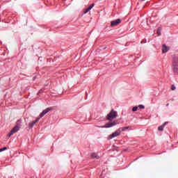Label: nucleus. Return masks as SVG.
I'll list each match as a JSON object with an SVG mask.
<instances>
[{
	"mask_svg": "<svg viewBox=\"0 0 178 178\" xmlns=\"http://www.w3.org/2000/svg\"><path fill=\"white\" fill-rule=\"evenodd\" d=\"M120 129H118L117 131H115V132H113L110 136L109 138L112 139V138H115V137H118V136H120Z\"/></svg>",
	"mask_w": 178,
	"mask_h": 178,
	"instance_id": "423d86ee",
	"label": "nucleus"
},
{
	"mask_svg": "<svg viewBox=\"0 0 178 178\" xmlns=\"http://www.w3.org/2000/svg\"><path fill=\"white\" fill-rule=\"evenodd\" d=\"M169 51V47L166 44H163L162 46V52L163 54H166Z\"/></svg>",
	"mask_w": 178,
	"mask_h": 178,
	"instance_id": "1a4fd4ad",
	"label": "nucleus"
},
{
	"mask_svg": "<svg viewBox=\"0 0 178 178\" xmlns=\"http://www.w3.org/2000/svg\"><path fill=\"white\" fill-rule=\"evenodd\" d=\"M137 111H138V106H134L132 108V112H137Z\"/></svg>",
	"mask_w": 178,
	"mask_h": 178,
	"instance_id": "dca6fc26",
	"label": "nucleus"
},
{
	"mask_svg": "<svg viewBox=\"0 0 178 178\" xmlns=\"http://www.w3.org/2000/svg\"><path fill=\"white\" fill-rule=\"evenodd\" d=\"M161 28H159L158 30H157V34L158 35H159L161 34Z\"/></svg>",
	"mask_w": 178,
	"mask_h": 178,
	"instance_id": "6ab92c4d",
	"label": "nucleus"
},
{
	"mask_svg": "<svg viewBox=\"0 0 178 178\" xmlns=\"http://www.w3.org/2000/svg\"><path fill=\"white\" fill-rule=\"evenodd\" d=\"M171 90L172 91H175V90H176V86H175V85H172Z\"/></svg>",
	"mask_w": 178,
	"mask_h": 178,
	"instance_id": "f3484780",
	"label": "nucleus"
},
{
	"mask_svg": "<svg viewBox=\"0 0 178 178\" xmlns=\"http://www.w3.org/2000/svg\"><path fill=\"white\" fill-rule=\"evenodd\" d=\"M172 70L175 74H178V65H172Z\"/></svg>",
	"mask_w": 178,
	"mask_h": 178,
	"instance_id": "9b49d317",
	"label": "nucleus"
},
{
	"mask_svg": "<svg viewBox=\"0 0 178 178\" xmlns=\"http://www.w3.org/2000/svg\"><path fill=\"white\" fill-rule=\"evenodd\" d=\"M129 127H121V128H119V130H120V132L122 133V131H126V130H128Z\"/></svg>",
	"mask_w": 178,
	"mask_h": 178,
	"instance_id": "ddd939ff",
	"label": "nucleus"
},
{
	"mask_svg": "<svg viewBox=\"0 0 178 178\" xmlns=\"http://www.w3.org/2000/svg\"><path fill=\"white\" fill-rule=\"evenodd\" d=\"M49 111H52V108L49 107L46 108L44 111H43L40 114V118H43V116H45Z\"/></svg>",
	"mask_w": 178,
	"mask_h": 178,
	"instance_id": "0eeeda50",
	"label": "nucleus"
},
{
	"mask_svg": "<svg viewBox=\"0 0 178 178\" xmlns=\"http://www.w3.org/2000/svg\"><path fill=\"white\" fill-rule=\"evenodd\" d=\"M166 124H168V122H165L163 125L159 127H158V131H163V129H164L165 126H166Z\"/></svg>",
	"mask_w": 178,
	"mask_h": 178,
	"instance_id": "f8f14e48",
	"label": "nucleus"
},
{
	"mask_svg": "<svg viewBox=\"0 0 178 178\" xmlns=\"http://www.w3.org/2000/svg\"><path fill=\"white\" fill-rule=\"evenodd\" d=\"M167 106H169V104H167Z\"/></svg>",
	"mask_w": 178,
	"mask_h": 178,
	"instance_id": "412c9836",
	"label": "nucleus"
},
{
	"mask_svg": "<svg viewBox=\"0 0 178 178\" xmlns=\"http://www.w3.org/2000/svg\"><path fill=\"white\" fill-rule=\"evenodd\" d=\"M172 66H178V54L172 56Z\"/></svg>",
	"mask_w": 178,
	"mask_h": 178,
	"instance_id": "39448f33",
	"label": "nucleus"
},
{
	"mask_svg": "<svg viewBox=\"0 0 178 178\" xmlns=\"http://www.w3.org/2000/svg\"><path fill=\"white\" fill-rule=\"evenodd\" d=\"M20 130V127L15 126L14 128H13L10 131V132L7 135V137H10L15 134V133H17Z\"/></svg>",
	"mask_w": 178,
	"mask_h": 178,
	"instance_id": "7ed1b4c3",
	"label": "nucleus"
},
{
	"mask_svg": "<svg viewBox=\"0 0 178 178\" xmlns=\"http://www.w3.org/2000/svg\"><path fill=\"white\" fill-rule=\"evenodd\" d=\"M39 121L40 118H37L35 121H33L31 123H29V127H34V124H35V123H38Z\"/></svg>",
	"mask_w": 178,
	"mask_h": 178,
	"instance_id": "9d476101",
	"label": "nucleus"
},
{
	"mask_svg": "<svg viewBox=\"0 0 178 178\" xmlns=\"http://www.w3.org/2000/svg\"><path fill=\"white\" fill-rule=\"evenodd\" d=\"M94 6H95V3H92L89 6V7L88 8H86L84 11L83 13L86 15V13H88V12H90V10H91V9L92 8H94Z\"/></svg>",
	"mask_w": 178,
	"mask_h": 178,
	"instance_id": "6e6552de",
	"label": "nucleus"
},
{
	"mask_svg": "<svg viewBox=\"0 0 178 178\" xmlns=\"http://www.w3.org/2000/svg\"><path fill=\"white\" fill-rule=\"evenodd\" d=\"M117 116L118 112H116L115 110H111V112L107 115L106 120H109V122H112L113 119H116Z\"/></svg>",
	"mask_w": 178,
	"mask_h": 178,
	"instance_id": "f257e3e1",
	"label": "nucleus"
},
{
	"mask_svg": "<svg viewBox=\"0 0 178 178\" xmlns=\"http://www.w3.org/2000/svg\"><path fill=\"white\" fill-rule=\"evenodd\" d=\"M6 149H8V148L7 147H3V148H1V149H0V152H2V151H6Z\"/></svg>",
	"mask_w": 178,
	"mask_h": 178,
	"instance_id": "a211bd4d",
	"label": "nucleus"
},
{
	"mask_svg": "<svg viewBox=\"0 0 178 178\" xmlns=\"http://www.w3.org/2000/svg\"><path fill=\"white\" fill-rule=\"evenodd\" d=\"M116 124H119V122L116 120H114L113 122H108L105 125L100 127L104 129H109V127H113V126H116Z\"/></svg>",
	"mask_w": 178,
	"mask_h": 178,
	"instance_id": "f03ea898",
	"label": "nucleus"
},
{
	"mask_svg": "<svg viewBox=\"0 0 178 178\" xmlns=\"http://www.w3.org/2000/svg\"><path fill=\"white\" fill-rule=\"evenodd\" d=\"M122 23V19H117L111 22V27H116V26H119Z\"/></svg>",
	"mask_w": 178,
	"mask_h": 178,
	"instance_id": "20e7f679",
	"label": "nucleus"
},
{
	"mask_svg": "<svg viewBox=\"0 0 178 178\" xmlns=\"http://www.w3.org/2000/svg\"><path fill=\"white\" fill-rule=\"evenodd\" d=\"M92 158H95L96 159H99V156L96 153H92Z\"/></svg>",
	"mask_w": 178,
	"mask_h": 178,
	"instance_id": "4468645a",
	"label": "nucleus"
},
{
	"mask_svg": "<svg viewBox=\"0 0 178 178\" xmlns=\"http://www.w3.org/2000/svg\"><path fill=\"white\" fill-rule=\"evenodd\" d=\"M16 126H18V127H20V124H22V120H18L16 122Z\"/></svg>",
	"mask_w": 178,
	"mask_h": 178,
	"instance_id": "2eb2a0df",
	"label": "nucleus"
},
{
	"mask_svg": "<svg viewBox=\"0 0 178 178\" xmlns=\"http://www.w3.org/2000/svg\"><path fill=\"white\" fill-rule=\"evenodd\" d=\"M140 109H145V106L144 105H139L138 106Z\"/></svg>",
	"mask_w": 178,
	"mask_h": 178,
	"instance_id": "aec40b11",
	"label": "nucleus"
}]
</instances>
